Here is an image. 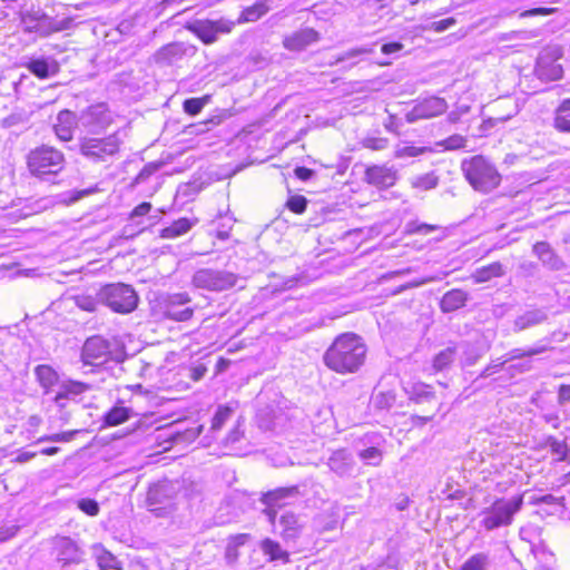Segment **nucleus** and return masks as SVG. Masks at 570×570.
<instances>
[{
  "label": "nucleus",
  "instance_id": "nucleus-1",
  "mask_svg": "<svg viewBox=\"0 0 570 570\" xmlns=\"http://www.w3.org/2000/svg\"><path fill=\"white\" fill-rule=\"evenodd\" d=\"M363 340L353 333H345L335 338L323 355L324 364L338 374L355 373L366 357Z\"/></svg>",
  "mask_w": 570,
  "mask_h": 570
},
{
  "label": "nucleus",
  "instance_id": "nucleus-2",
  "mask_svg": "<svg viewBox=\"0 0 570 570\" xmlns=\"http://www.w3.org/2000/svg\"><path fill=\"white\" fill-rule=\"evenodd\" d=\"M122 145L120 130L105 137L85 136L79 139V153L92 164L111 163L119 156Z\"/></svg>",
  "mask_w": 570,
  "mask_h": 570
},
{
  "label": "nucleus",
  "instance_id": "nucleus-3",
  "mask_svg": "<svg viewBox=\"0 0 570 570\" xmlns=\"http://www.w3.org/2000/svg\"><path fill=\"white\" fill-rule=\"evenodd\" d=\"M461 169L470 185L480 193H490L500 185L501 175L483 156H473L462 161Z\"/></svg>",
  "mask_w": 570,
  "mask_h": 570
},
{
  "label": "nucleus",
  "instance_id": "nucleus-4",
  "mask_svg": "<svg viewBox=\"0 0 570 570\" xmlns=\"http://www.w3.org/2000/svg\"><path fill=\"white\" fill-rule=\"evenodd\" d=\"M523 504L522 495L511 499H497L490 507L481 512L480 525L487 531H493L501 527H509L513 522L514 515L521 510Z\"/></svg>",
  "mask_w": 570,
  "mask_h": 570
},
{
  "label": "nucleus",
  "instance_id": "nucleus-5",
  "mask_svg": "<svg viewBox=\"0 0 570 570\" xmlns=\"http://www.w3.org/2000/svg\"><path fill=\"white\" fill-rule=\"evenodd\" d=\"M65 163L63 154L47 145L31 149L27 156L30 174L39 178L59 174L63 169Z\"/></svg>",
  "mask_w": 570,
  "mask_h": 570
},
{
  "label": "nucleus",
  "instance_id": "nucleus-6",
  "mask_svg": "<svg viewBox=\"0 0 570 570\" xmlns=\"http://www.w3.org/2000/svg\"><path fill=\"white\" fill-rule=\"evenodd\" d=\"M99 299L117 313H130L137 307L138 295L126 284H109L99 292Z\"/></svg>",
  "mask_w": 570,
  "mask_h": 570
},
{
  "label": "nucleus",
  "instance_id": "nucleus-7",
  "mask_svg": "<svg viewBox=\"0 0 570 570\" xmlns=\"http://www.w3.org/2000/svg\"><path fill=\"white\" fill-rule=\"evenodd\" d=\"M237 275L223 269L200 268L193 275L195 287L212 292H223L234 287L237 283Z\"/></svg>",
  "mask_w": 570,
  "mask_h": 570
},
{
  "label": "nucleus",
  "instance_id": "nucleus-8",
  "mask_svg": "<svg viewBox=\"0 0 570 570\" xmlns=\"http://www.w3.org/2000/svg\"><path fill=\"white\" fill-rule=\"evenodd\" d=\"M299 488L297 485L277 488L264 493L261 502L265 505L263 513L272 525L276 524L277 511L283 508L288 500L299 497Z\"/></svg>",
  "mask_w": 570,
  "mask_h": 570
},
{
  "label": "nucleus",
  "instance_id": "nucleus-9",
  "mask_svg": "<svg viewBox=\"0 0 570 570\" xmlns=\"http://www.w3.org/2000/svg\"><path fill=\"white\" fill-rule=\"evenodd\" d=\"M190 301L191 299L187 293L167 295L160 302L161 313L166 318L176 322L188 321L194 315V309L186 306Z\"/></svg>",
  "mask_w": 570,
  "mask_h": 570
},
{
  "label": "nucleus",
  "instance_id": "nucleus-10",
  "mask_svg": "<svg viewBox=\"0 0 570 570\" xmlns=\"http://www.w3.org/2000/svg\"><path fill=\"white\" fill-rule=\"evenodd\" d=\"M112 121V112L105 102L91 105L78 115L79 125L90 130L105 129Z\"/></svg>",
  "mask_w": 570,
  "mask_h": 570
},
{
  "label": "nucleus",
  "instance_id": "nucleus-11",
  "mask_svg": "<svg viewBox=\"0 0 570 570\" xmlns=\"http://www.w3.org/2000/svg\"><path fill=\"white\" fill-rule=\"evenodd\" d=\"M235 27V22L225 18L218 20H196L190 27L198 38L205 43H213L217 40L219 33H229Z\"/></svg>",
  "mask_w": 570,
  "mask_h": 570
},
{
  "label": "nucleus",
  "instance_id": "nucleus-12",
  "mask_svg": "<svg viewBox=\"0 0 570 570\" xmlns=\"http://www.w3.org/2000/svg\"><path fill=\"white\" fill-rule=\"evenodd\" d=\"M448 109V102L443 98L430 97L414 105L406 114L405 119L412 124L420 119L432 118L442 115Z\"/></svg>",
  "mask_w": 570,
  "mask_h": 570
},
{
  "label": "nucleus",
  "instance_id": "nucleus-13",
  "mask_svg": "<svg viewBox=\"0 0 570 570\" xmlns=\"http://www.w3.org/2000/svg\"><path fill=\"white\" fill-rule=\"evenodd\" d=\"M110 354L109 341L101 336H92L85 342L81 357L86 364L99 365L107 362Z\"/></svg>",
  "mask_w": 570,
  "mask_h": 570
},
{
  "label": "nucleus",
  "instance_id": "nucleus-14",
  "mask_svg": "<svg viewBox=\"0 0 570 570\" xmlns=\"http://www.w3.org/2000/svg\"><path fill=\"white\" fill-rule=\"evenodd\" d=\"M397 179V169L387 165L368 166L364 174V181L379 189H387L393 187Z\"/></svg>",
  "mask_w": 570,
  "mask_h": 570
},
{
  "label": "nucleus",
  "instance_id": "nucleus-15",
  "mask_svg": "<svg viewBox=\"0 0 570 570\" xmlns=\"http://www.w3.org/2000/svg\"><path fill=\"white\" fill-rule=\"evenodd\" d=\"M327 466L340 478H352L355 470V460L348 450L338 449L330 455Z\"/></svg>",
  "mask_w": 570,
  "mask_h": 570
},
{
  "label": "nucleus",
  "instance_id": "nucleus-16",
  "mask_svg": "<svg viewBox=\"0 0 570 570\" xmlns=\"http://www.w3.org/2000/svg\"><path fill=\"white\" fill-rule=\"evenodd\" d=\"M320 40V33L313 28H303L287 35L283 39V46L289 51H303L308 46Z\"/></svg>",
  "mask_w": 570,
  "mask_h": 570
},
{
  "label": "nucleus",
  "instance_id": "nucleus-17",
  "mask_svg": "<svg viewBox=\"0 0 570 570\" xmlns=\"http://www.w3.org/2000/svg\"><path fill=\"white\" fill-rule=\"evenodd\" d=\"M57 560L62 567L81 561L82 552L77 543L68 537H60L55 540Z\"/></svg>",
  "mask_w": 570,
  "mask_h": 570
},
{
  "label": "nucleus",
  "instance_id": "nucleus-18",
  "mask_svg": "<svg viewBox=\"0 0 570 570\" xmlns=\"http://www.w3.org/2000/svg\"><path fill=\"white\" fill-rule=\"evenodd\" d=\"M24 66L33 76L42 80L55 77L60 71V65L53 57L30 58Z\"/></svg>",
  "mask_w": 570,
  "mask_h": 570
},
{
  "label": "nucleus",
  "instance_id": "nucleus-19",
  "mask_svg": "<svg viewBox=\"0 0 570 570\" xmlns=\"http://www.w3.org/2000/svg\"><path fill=\"white\" fill-rule=\"evenodd\" d=\"M90 390V385L79 381H68L60 385L59 391L53 397V402L59 409H66L68 402H76V399Z\"/></svg>",
  "mask_w": 570,
  "mask_h": 570
},
{
  "label": "nucleus",
  "instance_id": "nucleus-20",
  "mask_svg": "<svg viewBox=\"0 0 570 570\" xmlns=\"http://www.w3.org/2000/svg\"><path fill=\"white\" fill-rule=\"evenodd\" d=\"M278 525L281 528L279 535L286 542L296 541L304 528L299 517L291 511H286L279 517Z\"/></svg>",
  "mask_w": 570,
  "mask_h": 570
},
{
  "label": "nucleus",
  "instance_id": "nucleus-21",
  "mask_svg": "<svg viewBox=\"0 0 570 570\" xmlns=\"http://www.w3.org/2000/svg\"><path fill=\"white\" fill-rule=\"evenodd\" d=\"M187 50L188 48L184 43L171 42L157 50L153 58L157 65L170 66L181 60L186 56Z\"/></svg>",
  "mask_w": 570,
  "mask_h": 570
},
{
  "label": "nucleus",
  "instance_id": "nucleus-22",
  "mask_svg": "<svg viewBox=\"0 0 570 570\" xmlns=\"http://www.w3.org/2000/svg\"><path fill=\"white\" fill-rule=\"evenodd\" d=\"M77 125H79L78 116L68 109H63L58 114L53 129L60 140L69 141L72 139Z\"/></svg>",
  "mask_w": 570,
  "mask_h": 570
},
{
  "label": "nucleus",
  "instance_id": "nucleus-23",
  "mask_svg": "<svg viewBox=\"0 0 570 570\" xmlns=\"http://www.w3.org/2000/svg\"><path fill=\"white\" fill-rule=\"evenodd\" d=\"M548 321V313L543 308L528 309L515 317L513 321V331L522 332L530 327L540 325Z\"/></svg>",
  "mask_w": 570,
  "mask_h": 570
},
{
  "label": "nucleus",
  "instance_id": "nucleus-24",
  "mask_svg": "<svg viewBox=\"0 0 570 570\" xmlns=\"http://www.w3.org/2000/svg\"><path fill=\"white\" fill-rule=\"evenodd\" d=\"M552 126L558 132L570 134V98L561 100L554 109Z\"/></svg>",
  "mask_w": 570,
  "mask_h": 570
},
{
  "label": "nucleus",
  "instance_id": "nucleus-25",
  "mask_svg": "<svg viewBox=\"0 0 570 570\" xmlns=\"http://www.w3.org/2000/svg\"><path fill=\"white\" fill-rule=\"evenodd\" d=\"M468 301V293L462 289H451L446 292L441 302L440 308L443 313L454 312L463 306H465Z\"/></svg>",
  "mask_w": 570,
  "mask_h": 570
},
{
  "label": "nucleus",
  "instance_id": "nucleus-26",
  "mask_svg": "<svg viewBox=\"0 0 570 570\" xmlns=\"http://www.w3.org/2000/svg\"><path fill=\"white\" fill-rule=\"evenodd\" d=\"M533 253L538 258L551 269H560L562 261L556 255L551 246L546 242H538L533 246Z\"/></svg>",
  "mask_w": 570,
  "mask_h": 570
},
{
  "label": "nucleus",
  "instance_id": "nucleus-27",
  "mask_svg": "<svg viewBox=\"0 0 570 570\" xmlns=\"http://www.w3.org/2000/svg\"><path fill=\"white\" fill-rule=\"evenodd\" d=\"M269 9L271 8L267 4V1L256 2L253 6L246 7L245 9H243L237 20L234 21L235 26L247 22H255L259 20L263 16H265L269 11Z\"/></svg>",
  "mask_w": 570,
  "mask_h": 570
},
{
  "label": "nucleus",
  "instance_id": "nucleus-28",
  "mask_svg": "<svg viewBox=\"0 0 570 570\" xmlns=\"http://www.w3.org/2000/svg\"><path fill=\"white\" fill-rule=\"evenodd\" d=\"M259 547L262 552L268 557L269 561L289 562V553L283 550L277 541L266 538L261 542Z\"/></svg>",
  "mask_w": 570,
  "mask_h": 570
},
{
  "label": "nucleus",
  "instance_id": "nucleus-29",
  "mask_svg": "<svg viewBox=\"0 0 570 570\" xmlns=\"http://www.w3.org/2000/svg\"><path fill=\"white\" fill-rule=\"evenodd\" d=\"M35 374L41 387L45 389L46 394L58 382L57 372L49 365H38L35 368Z\"/></svg>",
  "mask_w": 570,
  "mask_h": 570
},
{
  "label": "nucleus",
  "instance_id": "nucleus-30",
  "mask_svg": "<svg viewBox=\"0 0 570 570\" xmlns=\"http://www.w3.org/2000/svg\"><path fill=\"white\" fill-rule=\"evenodd\" d=\"M193 223L188 218H179L173 222L168 227H165L160 232L163 238H176L186 234L193 227Z\"/></svg>",
  "mask_w": 570,
  "mask_h": 570
},
{
  "label": "nucleus",
  "instance_id": "nucleus-31",
  "mask_svg": "<svg viewBox=\"0 0 570 570\" xmlns=\"http://www.w3.org/2000/svg\"><path fill=\"white\" fill-rule=\"evenodd\" d=\"M235 410L236 405L232 403L219 405L217 407L215 415L212 419L210 430L219 431L223 428V425L232 417Z\"/></svg>",
  "mask_w": 570,
  "mask_h": 570
},
{
  "label": "nucleus",
  "instance_id": "nucleus-32",
  "mask_svg": "<svg viewBox=\"0 0 570 570\" xmlns=\"http://www.w3.org/2000/svg\"><path fill=\"white\" fill-rule=\"evenodd\" d=\"M131 410L125 406H114L104 416L105 424L108 426H116L130 417Z\"/></svg>",
  "mask_w": 570,
  "mask_h": 570
},
{
  "label": "nucleus",
  "instance_id": "nucleus-33",
  "mask_svg": "<svg viewBox=\"0 0 570 570\" xmlns=\"http://www.w3.org/2000/svg\"><path fill=\"white\" fill-rule=\"evenodd\" d=\"M411 187L420 190H431L439 184V177L434 171L414 176L410 179Z\"/></svg>",
  "mask_w": 570,
  "mask_h": 570
},
{
  "label": "nucleus",
  "instance_id": "nucleus-34",
  "mask_svg": "<svg viewBox=\"0 0 570 570\" xmlns=\"http://www.w3.org/2000/svg\"><path fill=\"white\" fill-rule=\"evenodd\" d=\"M503 273V266L499 262H495L488 266L476 269L473 277L476 283H484L493 277L502 276Z\"/></svg>",
  "mask_w": 570,
  "mask_h": 570
},
{
  "label": "nucleus",
  "instance_id": "nucleus-35",
  "mask_svg": "<svg viewBox=\"0 0 570 570\" xmlns=\"http://www.w3.org/2000/svg\"><path fill=\"white\" fill-rule=\"evenodd\" d=\"M248 538V534L242 533L229 539L225 551V558L228 563L236 562L238 559V549L246 543Z\"/></svg>",
  "mask_w": 570,
  "mask_h": 570
},
{
  "label": "nucleus",
  "instance_id": "nucleus-36",
  "mask_svg": "<svg viewBox=\"0 0 570 570\" xmlns=\"http://www.w3.org/2000/svg\"><path fill=\"white\" fill-rule=\"evenodd\" d=\"M456 354L455 347H446L440 353H438L433 360V367L436 371H442L446 368L453 361Z\"/></svg>",
  "mask_w": 570,
  "mask_h": 570
},
{
  "label": "nucleus",
  "instance_id": "nucleus-37",
  "mask_svg": "<svg viewBox=\"0 0 570 570\" xmlns=\"http://www.w3.org/2000/svg\"><path fill=\"white\" fill-rule=\"evenodd\" d=\"M210 101V96L205 95L200 98H189L183 104L184 111L190 116L198 115L202 109Z\"/></svg>",
  "mask_w": 570,
  "mask_h": 570
},
{
  "label": "nucleus",
  "instance_id": "nucleus-38",
  "mask_svg": "<svg viewBox=\"0 0 570 570\" xmlns=\"http://www.w3.org/2000/svg\"><path fill=\"white\" fill-rule=\"evenodd\" d=\"M538 72L541 77H547L551 80H557L562 77V67L558 63H551L549 67L544 65V58H540L538 61Z\"/></svg>",
  "mask_w": 570,
  "mask_h": 570
},
{
  "label": "nucleus",
  "instance_id": "nucleus-39",
  "mask_svg": "<svg viewBox=\"0 0 570 570\" xmlns=\"http://www.w3.org/2000/svg\"><path fill=\"white\" fill-rule=\"evenodd\" d=\"M489 564V556L487 553H476L470 557L460 570H484Z\"/></svg>",
  "mask_w": 570,
  "mask_h": 570
},
{
  "label": "nucleus",
  "instance_id": "nucleus-40",
  "mask_svg": "<svg viewBox=\"0 0 570 570\" xmlns=\"http://www.w3.org/2000/svg\"><path fill=\"white\" fill-rule=\"evenodd\" d=\"M547 350L546 346H537V347H530L528 350L523 348H513L508 353L507 362L519 360L522 357H531L538 354L543 353Z\"/></svg>",
  "mask_w": 570,
  "mask_h": 570
},
{
  "label": "nucleus",
  "instance_id": "nucleus-41",
  "mask_svg": "<svg viewBox=\"0 0 570 570\" xmlns=\"http://www.w3.org/2000/svg\"><path fill=\"white\" fill-rule=\"evenodd\" d=\"M429 150H431V149L426 148V147L403 146V147H397L395 149L394 156L396 158L417 157Z\"/></svg>",
  "mask_w": 570,
  "mask_h": 570
},
{
  "label": "nucleus",
  "instance_id": "nucleus-42",
  "mask_svg": "<svg viewBox=\"0 0 570 570\" xmlns=\"http://www.w3.org/2000/svg\"><path fill=\"white\" fill-rule=\"evenodd\" d=\"M358 455L371 465H379L382 461V452L375 446L362 450Z\"/></svg>",
  "mask_w": 570,
  "mask_h": 570
},
{
  "label": "nucleus",
  "instance_id": "nucleus-43",
  "mask_svg": "<svg viewBox=\"0 0 570 570\" xmlns=\"http://www.w3.org/2000/svg\"><path fill=\"white\" fill-rule=\"evenodd\" d=\"M79 433V430H72L61 433H55L51 435H45L39 438L38 442H70L73 440L75 435Z\"/></svg>",
  "mask_w": 570,
  "mask_h": 570
},
{
  "label": "nucleus",
  "instance_id": "nucleus-44",
  "mask_svg": "<svg viewBox=\"0 0 570 570\" xmlns=\"http://www.w3.org/2000/svg\"><path fill=\"white\" fill-rule=\"evenodd\" d=\"M77 507L87 515L96 517L99 513V504L96 500L85 498L77 502Z\"/></svg>",
  "mask_w": 570,
  "mask_h": 570
},
{
  "label": "nucleus",
  "instance_id": "nucleus-45",
  "mask_svg": "<svg viewBox=\"0 0 570 570\" xmlns=\"http://www.w3.org/2000/svg\"><path fill=\"white\" fill-rule=\"evenodd\" d=\"M289 210L295 214H302L306 210L307 200L302 195L291 196L286 203Z\"/></svg>",
  "mask_w": 570,
  "mask_h": 570
},
{
  "label": "nucleus",
  "instance_id": "nucleus-46",
  "mask_svg": "<svg viewBox=\"0 0 570 570\" xmlns=\"http://www.w3.org/2000/svg\"><path fill=\"white\" fill-rule=\"evenodd\" d=\"M363 147L371 150H383L389 146V139L384 137H367L362 141Z\"/></svg>",
  "mask_w": 570,
  "mask_h": 570
},
{
  "label": "nucleus",
  "instance_id": "nucleus-47",
  "mask_svg": "<svg viewBox=\"0 0 570 570\" xmlns=\"http://www.w3.org/2000/svg\"><path fill=\"white\" fill-rule=\"evenodd\" d=\"M76 305L87 312H94L97 307V299L90 295H78L75 297Z\"/></svg>",
  "mask_w": 570,
  "mask_h": 570
},
{
  "label": "nucleus",
  "instance_id": "nucleus-48",
  "mask_svg": "<svg viewBox=\"0 0 570 570\" xmlns=\"http://www.w3.org/2000/svg\"><path fill=\"white\" fill-rule=\"evenodd\" d=\"M409 233L413 234H421V235H428L436 229H439V226L436 225H430L425 223H410L406 226Z\"/></svg>",
  "mask_w": 570,
  "mask_h": 570
},
{
  "label": "nucleus",
  "instance_id": "nucleus-49",
  "mask_svg": "<svg viewBox=\"0 0 570 570\" xmlns=\"http://www.w3.org/2000/svg\"><path fill=\"white\" fill-rule=\"evenodd\" d=\"M114 561H115V557L110 552H108L104 549H99V553L97 554V562H98L100 570H107V569L112 568Z\"/></svg>",
  "mask_w": 570,
  "mask_h": 570
},
{
  "label": "nucleus",
  "instance_id": "nucleus-50",
  "mask_svg": "<svg viewBox=\"0 0 570 570\" xmlns=\"http://www.w3.org/2000/svg\"><path fill=\"white\" fill-rule=\"evenodd\" d=\"M563 499H559L552 494H544V495H532L530 498V503L534 505L539 504H561V501Z\"/></svg>",
  "mask_w": 570,
  "mask_h": 570
},
{
  "label": "nucleus",
  "instance_id": "nucleus-51",
  "mask_svg": "<svg viewBox=\"0 0 570 570\" xmlns=\"http://www.w3.org/2000/svg\"><path fill=\"white\" fill-rule=\"evenodd\" d=\"M465 139L460 135H453L448 139L440 142V146H443L445 149H459L464 147Z\"/></svg>",
  "mask_w": 570,
  "mask_h": 570
},
{
  "label": "nucleus",
  "instance_id": "nucleus-52",
  "mask_svg": "<svg viewBox=\"0 0 570 570\" xmlns=\"http://www.w3.org/2000/svg\"><path fill=\"white\" fill-rule=\"evenodd\" d=\"M371 52H372V49H370V48L351 49V50L346 51L345 53H343L342 56L337 57L336 62H342V61L355 58L357 56L366 55V53H371Z\"/></svg>",
  "mask_w": 570,
  "mask_h": 570
},
{
  "label": "nucleus",
  "instance_id": "nucleus-53",
  "mask_svg": "<svg viewBox=\"0 0 570 570\" xmlns=\"http://www.w3.org/2000/svg\"><path fill=\"white\" fill-rule=\"evenodd\" d=\"M454 18H446L440 21H434L431 24V29L435 32H442L455 24Z\"/></svg>",
  "mask_w": 570,
  "mask_h": 570
},
{
  "label": "nucleus",
  "instance_id": "nucleus-54",
  "mask_svg": "<svg viewBox=\"0 0 570 570\" xmlns=\"http://www.w3.org/2000/svg\"><path fill=\"white\" fill-rule=\"evenodd\" d=\"M164 488L165 487L163 484H157L149 489L148 494H147V500L150 505L159 502V497L161 495Z\"/></svg>",
  "mask_w": 570,
  "mask_h": 570
},
{
  "label": "nucleus",
  "instance_id": "nucleus-55",
  "mask_svg": "<svg viewBox=\"0 0 570 570\" xmlns=\"http://www.w3.org/2000/svg\"><path fill=\"white\" fill-rule=\"evenodd\" d=\"M158 165L156 164H148L146 165L141 170L140 173L138 174L136 180L137 181H144L146 180L149 176H151L157 169H158Z\"/></svg>",
  "mask_w": 570,
  "mask_h": 570
},
{
  "label": "nucleus",
  "instance_id": "nucleus-56",
  "mask_svg": "<svg viewBox=\"0 0 570 570\" xmlns=\"http://www.w3.org/2000/svg\"><path fill=\"white\" fill-rule=\"evenodd\" d=\"M403 47L404 46L401 42L394 41V42L384 43L381 47V51L384 55H393V53L400 52L403 49Z\"/></svg>",
  "mask_w": 570,
  "mask_h": 570
},
{
  "label": "nucleus",
  "instance_id": "nucleus-57",
  "mask_svg": "<svg viewBox=\"0 0 570 570\" xmlns=\"http://www.w3.org/2000/svg\"><path fill=\"white\" fill-rule=\"evenodd\" d=\"M150 209H151V204L144 202L134 208L130 216H131V218L145 216L150 212Z\"/></svg>",
  "mask_w": 570,
  "mask_h": 570
},
{
  "label": "nucleus",
  "instance_id": "nucleus-58",
  "mask_svg": "<svg viewBox=\"0 0 570 570\" xmlns=\"http://www.w3.org/2000/svg\"><path fill=\"white\" fill-rule=\"evenodd\" d=\"M243 436V431L240 430V423L237 422L236 426L229 432L226 438L227 444H234L240 440Z\"/></svg>",
  "mask_w": 570,
  "mask_h": 570
},
{
  "label": "nucleus",
  "instance_id": "nucleus-59",
  "mask_svg": "<svg viewBox=\"0 0 570 570\" xmlns=\"http://www.w3.org/2000/svg\"><path fill=\"white\" fill-rule=\"evenodd\" d=\"M507 363V361H502L499 363L489 364L480 374V377H488L492 375L493 373L499 372L502 366Z\"/></svg>",
  "mask_w": 570,
  "mask_h": 570
},
{
  "label": "nucleus",
  "instance_id": "nucleus-60",
  "mask_svg": "<svg viewBox=\"0 0 570 570\" xmlns=\"http://www.w3.org/2000/svg\"><path fill=\"white\" fill-rule=\"evenodd\" d=\"M294 173L298 179L304 180V181L311 179L312 176L314 175V171L306 167H296Z\"/></svg>",
  "mask_w": 570,
  "mask_h": 570
},
{
  "label": "nucleus",
  "instance_id": "nucleus-61",
  "mask_svg": "<svg viewBox=\"0 0 570 570\" xmlns=\"http://www.w3.org/2000/svg\"><path fill=\"white\" fill-rule=\"evenodd\" d=\"M559 403H570V385H561L558 391Z\"/></svg>",
  "mask_w": 570,
  "mask_h": 570
},
{
  "label": "nucleus",
  "instance_id": "nucleus-62",
  "mask_svg": "<svg viewBox=\"0 0 570 570\" xmlns=\"http://www.w3.org/2000/svg\"><path fill=\"white\" fill-rule=\"evenodd\" d=\"M206 371H207V368L204 365L194 366V367L190 368L189 377L193 381H199L200 379L204 377Z\"/></svg>",
  "mask_w": 570,
  "mask_h": 570
},
{
  "label": "nucleus",
  "instance_id": "nucleus-63",
  "mask_svg": "<svg viewBox=\"0 0 570 570\" xmlns=\"http://www.w3.org/2000/svg\"><path fill=\"white\" fill-rule=\"evenodd\" d=\"M551 446H552V451L556 454L560 455L561 459H564L566 450H567V444L564 442L554 441Z\"/></svg>",
  "mask_w": 570,
  "mask_h": 570
},
{
  "label": "nucleus",
  "instance_id": "nucleus-64",
  "mask_svg": "<svg viewBox=\"0 0 570 570\" xmlns=\"http://www.w3.org/2000/svg\"><path fill=\"white\" fill-rule=\"evenodd\" d=\"M549 12L548 9L546 8H535V9H531V10H527L524 12L521 13V17H532V16H538V14H547Z\"/></svg>",
  "mask_w": 570,
  "mask_h": 570
}]
</instances>
